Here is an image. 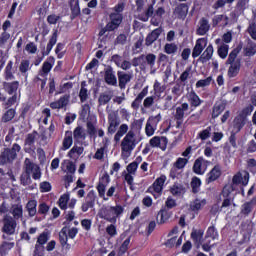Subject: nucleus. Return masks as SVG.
Here are the masks:
<instances>
[{"instance_id":"nucleus-62","label":"nucleus","mask_w":256,"mask_h":256,"mask_svg":"<svg viewBox=\"0 0 256 256\" xmlns=\"http://www.w3.org/2000/svg\"><path fill=\"white\" fill-rule=\"evenodd\" d=\"M13 247H15L14 242H3L0 246V254L5 255V253H7V251H10V249H13Z\"/></svg>"},{"instance_id":"nucleus-16","label":"nucleus","mask_w":256,"mask_h":256,"mask_svg":"<svg viewBox=\"0 0 256 256\" xmlns=\"http://www.w3.org/2000/svg\"><path fill=\"white\" fill-rule=\"evenodd\" d=\"M207 163H209V161L204 160L203 157H199L194 161V165H193V172L196 175H205V171H207Z\"/></svg>"},{"instance_id":"nucleus-12","label":"nucleus","mask_w":256,"mask_h":256,"mask_svg":"<svg viewBox=\"0 0 256 256\" xmlns=\"http://www.w3.org/2000/svg\"><path fill=\"white\" fill-rule=\"evenodd\" d=\"M110 21L106 24V29L109 31H115L119 29V25L123 23V15L121 13H111L109 15Z\"/></svg>"},{"instance_id":"nucleus-37","label":"nucleus","mask_w":256,"mask_h":256,"mask_svg":"<svg viewBox=\"0 0 256 256\" xmlns=\"http://www.w3.org/2000/svg\"><path fill=\"white\" fill-rule=\"evenodd\" d=\"M79 99L81 103H85L89 99V90L87 89V82H81V88L79 91Z\"/></svg>"},{"instance_id":"nucleus-11","label":"nucleus","mask_w":256,"mask_h":256,"mask_svg":"<svg viewBox=\"0 0 256 256\" xmlns=\"http://www.w3.org/2000/svg\"><path fill=\"white\" fill-rule=\"evenodd\" d=\"M108 125V133L113 135L117 131V127L121 125V120L119 119L117 111L108 112Z\"/></svg>"},{"instance_id":"nucleus-38","label":"nucleus","mask_w":256,"mask_h":256,"mask_svg":"<svg viewBox=\"0 0 256 256\" xmlns=\"http://www.w3.org/2000/svg\"><path fill=\"white\" fill-rule=\"evenodd\" d=\"M251 0H238L235 6L236 13L243 15L246 9H249V2Z\"/></svg>"},{"instance_id":"nucleus-5","label":"nucleus","mask_w":256,"mask_h":256,"mask_svg":"<svg viewBox=\"0 0 256 256\" xmlns=\"http://www.w3.org/2000/svg\"><path fill=\"white\" fill-rule=\"evenodd\" d=\"M240 52L241 48H234L226 61V65H230L228 68V77L230 78L237 77L241 71V59L237 58Z\"/></svg>"},{"instance_id":"nucleus-36","label":"nucleus","mask_w":256,"mask_h":256,"mask_svg":"<svg viewBox=\"0 0 256 256\" xmlns=\"http://www.w3.org/2000/svg\"><path fill=\"white\" fill-rule=\"evenodd\" d=\"M207 205V200L206 199H199L196 198L190 203V209L191 211H201V209Z\"/></svg>"},{"instance_id":"nucleus-19","label":"nucleus","mask_w":256,"mask_h":256,"mask_svg":"<svg viewBox=\"0 0 256 256\" xmlns=\"http://www.w3.org/2000/svg\"><path fill=\"white\" fill-rule=\"evenodd\" d=\"M96 197L97 196L95 195V191L91 190L90 192H88L86 196V201L82 204V207H81L83 213H87L89 209H93V207H95Z\"/></svg>"},{"instance_id":"nucleus-41","label":"nucleus","mask_w":256,"mask_h":256,"mask_svg":"<svg viewBox=\"0 0 256 256\" xmlns=\"http://www.w3.org/2000/svg\"><path fill=\"white\" fill-rule=\"evenodd\" d=\"M188 101L191 105V107H199L201 105L202 101L201 98L195 93V91H191L188 94Z\"/></svg>"},{"instance_id":"nucleus-25","label":"nucleus","mask_w":256,"mask_h":256,"mask_svg":"<svg viewBox=\"0 0 256 256\" xmlns=\"http://www.w3.org/2000/svg\"><path fill=\"white\" fill-rule=\"evenodd\" d=\"M10 213L12 215V219L15 221H19V219H23V204L17 203L13 204L10 208Z\"/></svg>"},{"instance_id":"nucleus-34","label":"nucleus","mask_w":256,"mask_h":256,"mask_svg":"<svg viewBox=\"0 0 256 256\" xmlns=\"http://www.w3.org/2000/svg\"><path fill=\"white\" fill-rule=\"evenodd\" d=\"M25 209L29 215V217L33 218L37 215V200L32 199L29 200L25 206Z\"/></svg>"},{"instance_id":"nucleus-58","label":"nucleus","mask_w":256,"mask_h":256,"mask_svg":"<svg viewBox=\"0 0 256 256\" xmlns=\"http://www.w3.org/2000/svg\"><path fill=\"white\" fill-rule=\"evenodd\" d=\"M111 99H113V95L105 92V93L100 94V96L98 98V103H99V105H107V103H109V101H111Z\"/></svg>"},{"instance_id":"nucleus-46","label":"nucleus","mask_w":256,"mask_h":256,"mask_svg":"<svg viewBox=\"0 0 256 256\" xmlns=\"http://www.w3.org/2000/svg\"><path fill=\"white\" fill-rule=\"evenodd\" d=\"M217 52L220 59H227V56L229 55V45L222 43L218 46Z\"/></svg>"},{"instance_id":"nucleus-21","label":"nucleus","mask_w":256,"mask_h":256,"mask_svg":"<svg viewBox=\"0 0 256 256\" xmlns=\"http://www.w3.org/2000/svg\"><path fill=\"white\" fill-rule=\"evenodd\" d=\"M189 13V6L185 3L179 4L174 10L173 15L175 19H182L184 20Z\"/></svg>"},{"instance_id":"nucleus-20","label":"nucleus","mask_w":256,"mask_h":256,"mask_svg":"<svg viewBox=\"0 0 256 256\" xmlns=\"http://www.w3.org/2000/svg\"><path fill=\"white\" fill-rule=\"evenodd\" d=\"M207 47V39L199 38L196 40V44L192 50V57L193 59H197L201 53H203V49Z\"/></svg>"},{"instance_id":"nucleus-42","label":"nucleus","mask_w":256,"mask_h":256,"mask_svg":"<svg viewBox=\"0 0 256 256\" xmlns=\"http://www.w3.org/2000/svg\"><path fill=\"white\" fill-rule=\"evenodd\" d=\"M171 94L174 95V101H177L179 97H181L182 93H184L185 88L181 86V84L176 83L171 89Z\"/></svg>"},{"instance_id":"nucleus-15","label":"nucleus","mask_w":256,"mask_h":256,"mask_svg":"<svg viewBox=\"0 0 256 256\" xmlns=\"http://www.w3.org/2000/svg\"><path fill=\"white\" fill-rule=\"evenodd\" d=\"M104 81L107 83V85L117 87V76L115 75V70H113V67L107 66L104 69Z\"/></svg>"},{"instance_id":"nucleus-9","label":"nucleus","mask_w":256,"mask_h":256,"mask_svg":"<svg viewBox=\"0 0 256 256\" xmlns=\"http://www.w3.org/2000/svg\"><path fill=\"white\" fill-rule=\"evenodd\" d=\"M39 137L38 131H33L32 133H29L26 135L24 140V151L25 153H35V141H37V138Z\"/></svg>"},{"instance_id":"nucleus-7","label":"nucleus","mask_w":256,"mask_h":256,"mask_svg":"<svg viewBox=\"0 0 256 256\" xmlns=\"http://www.w3.org/2000/svg\"><path fill=\"white\" fill-rule=\"evenodd\" d=\"M165 181H167V176L161 175L148 188L147 193H151L154 199H159V197L163 195V187L165 185Z\"/></svg>"},{"instance_id":"nucleus-26","label":"nucleus","mask_w":256,"mask_h":256,"mask_svg":"<svg viewBox=\"0 0 256 256\" xmlns=\"http://www.w3.org/2000/svg\"><path fill=\"white\" fill-rule=\"evenodd\" d=\"M213 53H215L213 44H209L199 57L200 63H208V61H211V59H213Z\"/></svg>"},{"instance_id":"nucleus-47","label":"nucleus","mask_w":256,"mask_h":256,"mask_svg":"<svg viewBox=\"0 0 256 256\" xmlns=\"http://www.w3.org/2000/svg\"><path fill=\"white\" fill-rule=\"evenodd\" d=\"M178 50L179 46H177L175 43H166L164 45V53H166V55H175Z\"/></svg>"},{"instance_id":"nucleus-39","label":"nucleus","mask_w":256,"mask_h":256,"mask_svg":"<svg viewBox=\"0 0 256 256\" xmlns=\"http://www.w3.org/2000/svg\"><path fill=\"white\" fill-rule=\"evenodd\" d=\"M70 9H71V15L72 19H75V17H79L81 15V8L79 7V0H70Z\"/></svg>"},{"instance_id":"nucleus-35","label":"nucleus","mask_w":256,"mask_h":256,"mask_svg":"<svg viewBox=\"0 0 256 256\" xmlns=\"http://www.w3.org/2000/svg\"><path fill=\"white\" fill-rule=\"evenodd\" d=\"M71 145H73V132L68 130L65 132V136L62 142L63 151H67V149H70Z\"/></svg>"},{"instance_id":"nucleus-45","label":"nucleus","mask_w":256,"mask_h":256,"mask_svg":"<svg viewBox=\"0 0 256 256\" xmlns=\"http://www.w3.org/2000/svg\"><path fill=\"white\" fill-rule=\"evenodd\" d=\"M4 77L6 81H13L15 75H13V61H9L4 72Z\"/></svg>"},{"instance_id":"nucleus-6","label":"nucleus","mask_w":256,"mask_h":256,"mask_svg":"<svg viewBox=\"0 0 256 256\" xmlns=\"http://www.w3.org/2000/svg\"><path fill=\"white\" fill-rule=\"evenodd\" d=\"M2 233L3 239L13 235L17 231V220L13 216L5 215L2 219Z\"/></svg>"},{"instance_id":"nucleus-23","label":"nucleus","mask_w":256,"mask_h":256,"mask_svg":"<svg viewBox=\"0 0 256 256\" xmlns=\"http://www.w3.org/2000/svg\"><path fill=\"white\" fill-rule=\"evenodd\" d=\"M161 33H163V28L159 27L150 32L145 39L146 47H151V44L161 37Z\"/></svg>"},{"instance_id":"nucleus-61","label":"nucleus","mask_w":256,"mask_h":256,"mask_svg":"<svg viewBox=\"0 0 256 256\" xmlns=\"http://www.w3.org/2000/svg\"><path fill=\"white\" fill-rule=\"evenodd\" d=\"M211 126L207 127L206 129L202 130L198 133V139H201V141H207L209 137H211Z\"/></svg>"},{"instance_id":"nucleus-33","label":"nucleus","mask_w":256,"mask_h":256,"mask_svg":"<svg viewBox=\"0 0 256 256\" xmlns=\"http://www.w3.org/2000/svg\"><path fill=\"white\" fill-rule=\"evenodd\" d=\"M3 89L9 95H13V93H17V89H19V81L3 82Z\"/></svg>"},{"instance_id":"nucleus-50","label":"nucleus","mask_w":256,"mask_h":256,"mask_svg":"<svg viewBox=\"0 0 256 256\" xmlns=\"http://www.w3.org/2000/svg\"><path fill=\"white\" fill-rule=\"evenodd\" d=\"M31 61L29 60H22L20 62L19 71L22 73V75L27 76V71H31Z\"/></svg>"},{"instance_id":"nucleus-8","label":"nucleus","mask_w":256,"mask_h":256,"mask_svg":"<svg viewBox=\"0 0 256 256\" xmlns=\"http://www.w3.org/2000/svg\"><path fill=\"white\" fill-rule=\"evenodd\" d=\"M24 172H26L28 175H32V179H34L35 181L41 179V167H39V165H37L36 163H34L33 161H31V159L26 158L24 160Z\"/></svg>"},{"instance_id":"nucleus-48","label":"nucleus","mask_w":256,"mask_h":256,"mask_svg":"<svg viewBox=\"0 0 256 256\" xmlns=\"http://www.w3.org/2000/svg\"><path fill=\"white\" fill-rule=\"evenodd\" d=\"M225 111V104L223 103H216L212 110V118L217 119L222 112Z\"/></svg>"},{"instance_id":"nucleus-10","label":"nucleus","mask_w":256,"mask_h":256,"mask_svg":"<svg viewBox=\"0 0 256 256\" xmlns=\"http://www.w3.org/2000/svg\"><path fill=\"white\" fill-rule=\"evenodd\" d=\"M159 121H161V114L148 118L145 126V133L147 137H153V135H155Z\"/></svg>"},{"instance_id":"nucleus-51","label":"nucleus","mask_w":256,"mask_h":256,"mask_svg":"<svg viewBox=\"0 0 256 256\" xmlns=\"http://www.w3.org/2000/svg\"><path fill=\"white\" fill-rule=\"evenodd\" d=\"M191 237L197 245H201V243L203 241V230L192 231Z\"/></svg>"},{"instance_id":"nucleus-18","label":"nucleus","mask_w":256,"mask_h":256,"mask_svg":"<svg viewBox=\"0 0 256 256\" xmlns=\"http://www.w3.org/2000/svg\"><path fill=\"white\" fill-rule=\"evenodd\" d=\"M118 85L121 89H125L127 87V83H131V79H133V72H124L118 71Z\"/></svg>"},{"instance_id":"nucleus-57","label":"nucleus","mask_w":256,"mask_h":256,"mask_svg":"<svg viewBox=\"0 0 256 256\" xmlns=\"http://www.w3.org/2000/svg\"><path fill=\"white\" fill-rule=\"evenodd\" d=\"M206 239H213V241L219 239V233L214 226H210L206 232Z\"/></svg>"},{"instance_id":"nucleus-54","label":"nucleus","mask_w":256,"mask_h":256,"mask_svg":"<svg viewBox=\"0 0 256 256\" xmlns=\"http://www.w3.org/2000/svg\"><path fill=\"white\" fill-rule=\"evenodd\" d=\"M57 44V32H54L47 44L45 55H49L51 53V50L53 49V46Z\"/></svg>"},{"instance_id":"nucleus-52","label":"nucleus","mask_w":256,"mask_h":256,"mask_svg":"<svg viewBox=\"0 0 256 256\" xmlns=\"http://www.w3.org/2000/svg\"><path fill=\"white\" fill-rule=\"evenodd\" d=\"M66 168V170L68 173H71V175H73V173H75V171H77V167L75 166V163L69 161V160H64L62 163V169Z\"/></svg>"},{"instance_id":"nucleus-22","label":"nucleus","mask_w":256,"mask_h":256,"mask_svg":"<svg viewBox=\"0 0 256 256\" xmlns=\"http://www.w3.org/2000/svg\"><path fill=\"white\" fill-rule=\"evenodd\" d=\"M256 207V197L252 198L250 201L244 203L241 206V215H244V217H249L251 213L253 212V209Z\"/></svg>"},{"instance_id":"nucleus-13","label":"nucleus","mask_w":256,"mask_h":256,"mask_svg":"<svg viewBox=\"0 0 256 256\" xmlns=\"http://www.w3.org/2000/svg\"><path fill=\"white\" fill-rule=\"evenodd\" d=\"M210 30H211V24L209 23V19L205 17L200 18L196 28V35L203 37L207 35Z\"/></svg>"},{"instance_id":"nucleus-24","label":"nucleus","mask_w":256,"mask_h":256,"mask_svg":"<svg viewBox=\"0 0 256 256\" xmlns=\"http://www.w3.org/2000/svg\"><path fill=\"white\" fill-rule=\"evenodd\" d=\"M167 143H169V141L167 140V137L164 136H154L149 141L150 147H160V149H165Z\"/></svg>"},{"instance_id":"nucleus-59","label":"nucleus","mask_w":256,"mask_h":256,"mask_svg":"<svg viewBox=\"0 0 256 256\" xmlns=\"http://www.w3.org/2000/svg\"><path fill=\"white\" fill-rule=\"evenodd\" d=\"M213 81V77L209 76L206 79H201L196 82V88L201 89L203 87H209Z\"/></svg>"},{"instance_id":"nucleus-53","label":"nucleus","mask_w":256,"mask_h":256,"mask_svg":"<svg viewBox=\"0 0 256 256\" xmlns=\"http://www.w3.org/2000/svg\"><path fill=\"white\" fill-rule=\"evenodd\" d=\"M137 161H141V157L136 158V161L130 163L127 166V168H126L127 173H130L132 175H136L137 169L139 167V162H137Z\"/></svg>"},{"instance_id":"nucleus-49","label":"nucleus","mask_w":256,"mask_h":256,"mask_svg":"<svg viewBox=\"0 0 256 256\" xmlns=\"http://www.w3.org/2000/svg\"><path fill=\"white\" fill-rule=\"evenodd\" d=\"M51 69H53L51 62L45 61L42 65V69L39 71L40 77H47V75H49L51 72Z\"/></svg>"},{"instance_id":"nucleus-30","label":"nucleus","mask_w":256,"mask_h":256,"mask_svg":"<svg viewBox=\"0 0 256 256\" xmlns=\"http://www.w3.org/2000/svg\"><path fill=\"white\" fill-rule=\"evenodd\" d=\"M68 228L63 227L59 233V241L62 247L69 251L71 249V244L67 243L69 236L67 235Z\"/></svg>"},{"instance_id":"nucleus-56","label":"nucleus","mask_w":256,"mask_h":256,"mask_svg":"<svg viewBox=\"0 0 256 256\" xmlns=\"http://www.w3.org/2000/svg\"><path fill=\"white\" fill-rule=\"evenodd\" d=\"M235 191L234 184H226L222 190L221 196L231 198V193Z\"/></svg>"},{"instance_id":"nucleus-4","label":"nucleus","mask_w":256,"mask_h":256,"mask_svg":"<svg viewBox=\"0 0 256 256\" xmlns=\"http://www.w3.org/2000/svg\"><path fill=\"white\" fill-rule=\"evenodd\" d=\"M21 152V145L14 143L11 148H3L0 152V167L13 165L17 159V153Z\"/></svg>"},{"instance_id":"nucleus-29","label":"nucleus","mask_w":256,"mask_h":256,"mask_svg":"<svg viewBox=\"0 0 256 256\" xmlns=\"http://www.w3.org/2000/svg\"><path fill=\"white\" fill-rule=\"evenodd\" d=\"M170 193L173 197H183L186 193L185 186H183V184L174 183L170 187Z\"/></svg>"},{"instance_id":"nucleus-44","label":"nucleus","mask_w":256,"mask_h":256,"mask_svg":"<svg viewBox=\"0 0 256 256\" xmlns=\"http://www.w3.org/2000/svg\"><path fill=\"white\" fill-rule=\"evenodd\" d=\"M16 111L13 108L8 109L1 118L2 123H9V121H13L15 119Z\"/></svg>"},{"instance_id":"nucleus-27","label":"nucleus","mask_w":256,"mask_h":256,"mask_svg":"<svg viewBox=\"0 0 256 256\" xmlns=\"http://www.w3.org/2000/svg\"><path fill=\"white\" fill-rule=\"evenodd\" d=\"M73 138L75 143H83L87 138V133H85V129L81 126H77L73 131Z\"/></svg>"},{"instance_id":"nucleus-40","label":"nucleus","mask_w":256,"mask_h":256,"mask_svg":"<svg viewBox=\"0 0 256 256\" xmlns=\"http://www.w3.org/2000/svg\"><path fill=\"white\" fill-rule=\"evenodd\" d=\"M127 131H129V126L127 124H121L114 136V141L116 143H119L121 141V137H123V135H126V133H128Z\"/></svg>"},{"instance_id":"nucleus-3","label":"nucleus","mask_w":256,"mask_h":256,"mask_svg":"<svg viewBox=\"0 0 256 256\" xmlns=\"http://www.w3.org/2000/svg\"><path fill=\"white\" fill-rule=\"evenodd\" d=\"M139 141L141 139L137 138L135 132L133 130H129L125 137L122 139L120 147H121V156L122 157H131V153L137 145H139Z\"/></svg>"},{"instance_id":"nucleus-17","label":"nucleus","mask_w":256,"mask_h":256,"mask_svg":"<svg viewBox=\"0 0 256 256\" xmlns=\"http://www.w3.org/2000/svg\"><path fill=\"white\" fill-rule=\"evenodd\" d=\"M243 127H245V117L243 115H238L232 121L229 131L230 133L237 134L241 131V129H243Z\"/></svg>"},{"instance_id":"nucleus-1","label":"nucleus","mask_w":256,"mask_h":256,"mask_svg":"<svg viewBox=\"0 0 256 256\" xmlns=\"http://www.w3.org/2000/svg\"><path fill=\"white\" fill-rule=\"evenodd\" d=\"M156 61L157 55L153 53L146 55L142 54L132 59V65L133 67H139L140 71L143 73H145V71H147V67H149L151 75H155V73H157V69L155 68Z\"/></svg>"},{"instance_id":"nucleus-14","label":"nucleus","mask_w":256,"mask_h":256,"mask_svg":"<svg viewBox=\"0 0 256 256\" xmlns=\"http://www.w3.org/2000/svg\"><path fill=\"white\" fill-rule=\"evenodd\" d=\"M233 185H243V187L249 184V172L242 170L236 173L232 178Z\"/></svg>"},{"instance_id":"nucleus-60","label":"nucleus","mask_w":256,"mask_h":256,"mask_svg":"<svg viewBox=\"0 0 256 256\" xmlns=\"http://www.w3.org/2000/svg\"><path fill=\"white\" fill-rule=\"evenodd\" d=\"M221 21H225V25H227L229 21V17L225 15H216L212 19V27H217L218 23H221Z\"/></svg>"},{"instance_id":"nucleus-43","label":"nucleus","mask_w":256,"mask_h":256,"mask_svg":"<svg viewBox=\"0 0 256 256\" xmlns=\"http://www.w3.org/2000/svg\"><path fill=\"white\" fill-rule=\"evenodd\" d=\"M83 151H85V148L75 145L69 151L68 157H70V159H75L76 157L83 155Z\"/></svg>"},{"instance_id":"nucleus-64","label":"nucleus","mask_w":256,"mask_h":256,"mask_svg":"<svg viewBox=\"0 0 256 256\" xmlns=\"http://www.w3.org/2000/svg\"><path fill=\"white\" fill-rule=\"evenodd\" d=\"M20 182L21 185L27 186V185H31L32 181H31V176L28 175L25 171L21 174L20 176Z\"/></svg>"},{"instance_id":"nucleus-2","label":"nucleus","mask_w":256,"mask_h":256,"mask_svg":"<svg viewBox=\"0 0 256 256\" xmlns=\"http://www.w3.org/2000/svg\"><path fill=\"white\" fill-rule=\"evenodd\" d=\"M124 211L125 208H123V206L121 205H104L100 208L98 216L100 217V219L108 221V223H117V217H121Z\"/></svg>"},{"instance_id":"nucleus-28","label":"nucleus","mask_w":256,"mask_h":256,"mask_svg":"<svg viewBox=\"0 0 256 256\" xmlns=\"http://www.w3.org/2000/svg\"><path fill=\"white\" fill-rule=\"evenodd\" d=\"M187 111H189V104L187 102H184L176 108L174 119H178V120L185 119V115H187Z\"/></svg>"},{"instance_id":"nucleus-32","label":"nucleus","mask_w":256,"mask_h":256,"mask_svg":"<svg viewBox=\"0 0 256 256\" xmlns=\"http://www.w3.org/2000/svg\"><path fill=\"white\" fill-rule=\"evenodd\" d=\"M243 53L245 57H253L256 54V43L248 40L244 46Z\"/></svg>"},{"instance_id":"nucleus-31","label":"nucleus","mask_w":256,"mask_h":256,"mask_svg":"<svg viewBox=\"0 0 256 256\" xmlns=\"http://www.w3.org/2000/svg\"><path fill=\"white\" fill-rule=\"evenodd\" d=\"M221 177V166L215 165L213 169L208 173L207 183H213Z\"/></svg>"},{"instance_id":"nucleus-63","label":"nucleus","mask_w":256,"mask_h":256,"mask_svg":"<svg viewBox=\"0 0 256 256\" xmlns=\"http://www.w3.org/2000/svg\"><path fill=\"white\" fill-rule=\"evenodd\" d=\"M58 203L60 209H62V211H65V209H67V203H69V194L62 195L59 198Z\"/></svg>"},{"instance_id":"nucleus-55","label":"nucleus","mask_w":256,"mask_h":256,"mask_svg":"<svg viewBox=\"0 0 256 256\" xmlns=\"http://www.w3.org/2000/svg\"><path fill=\"white\" fill-rule=\"evenodd\" d=\"M153 13H154L153 5L151 4V5L148 6V8L145 11V13L141 14L139 16L140 21H144V22L149 21V17H153Z\"/></svg>"}]
</instances>
